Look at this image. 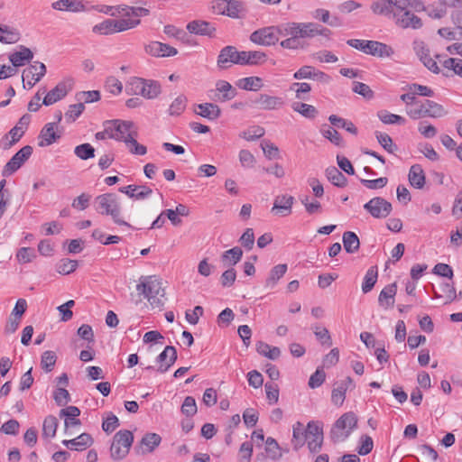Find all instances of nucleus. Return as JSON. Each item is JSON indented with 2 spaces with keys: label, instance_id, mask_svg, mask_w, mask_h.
I'll return each mask as SVG.
<instances>
[{
  "label": "nucleus",
  "instance_id": "obj_52",
  "mask_svg": "<svg viewBox=\"0 0 462 462\" xmlns=\"http://www.w3.org/2000/svg\"><path fill=\"white\" fill-rule=\"evenodd\" d=\"M186 106L187 97L184 95H180L171 104L168 113L170 116H180L185 110Z\"/></svg>",
  "mask_w": 462,
  "mask_h": 462
},
{
  "label": "nucleus",
  "instance_id": "obj_13",
  "mask_svg": "<svg viewBox=\"0 0 462 462\" xmlns=\"http://www.w3.org/2000/svg\"><path fill=\"white\" fill-rule=\"evenodd\" d=\"M32 147L25 145L20 149L5 164L3 170L4 176H9L15 172L32 155Z\"/></svg>",
  "mask_w": 462,
  "mask_h": 462
},
{
  "label": "nucleus",
  "instance_id": "obj_41",
  "mask_svg": "<svg viewBox=\"0 0 462 462\" xmlns=\"http://www.w3.org/2000/svg\"><path fill=\"white\" fill-rule=\"evenodd\" d=\"M256 351L259 355L263 356L271 360H276L281 356V350L279 347L272 346L263 341H258L256 343Z\"/></svg>",
  "mask_w": 462,
  "mask_h": 462
},
{
  "label": "nucleus",
  "instance_id": "obj_32",
  "mask_svg": "<svg viewBox=\"0 0 462 462\" xmlns=\"http://www.w3.org/2000/svg\"><path fill=\"white\" fill-rule=\"evenodd\" d=\"M33 58L32 51L24 46H20V51L9 55V60L14 67H21Z\"/></svg>",
  "mask_w": 462,
  "mask_h": 462
},
{
  "label": "nucleus",
  "instance_id": "obj_30",
  "mask_svg": "<svg viewBox=\"0 0 462 462\" xmlns=\"http://www.w3.org/2000/svg\"><path fill=\"white\" fill-rule=\"evenodd\" d=\"M69 88L65 82H60L54 88L49 91L42 100L45 106H51L62 99L68 93Z\"/></svg>",
  "mask_w": 462,
  "mask_h": 462
},
{
  "label": "nucleus",
  "instance_id": "obj_20",
  "mask_svg": "<svg viewBox=\"0 0 462 462\" xmlns=\"http://www.w3.org/2000/svg\"><path fill=\"white\" fill-rule=\"evenodd\" d=\"M253 103L257 108L262 110H276L284 104L282 97L268 94H260Z\"/></svg>",
  "mask_w": 462,
  "mask_h": 462
},
{
  "label": "nucleus",
  "instance_id": "obj_36",
  "mask_svg": "<svg viewBox=\"0 0 462 462\" xmlns=\"http://www.w3.org/2000/svg\"><path fill=\"white\" fill-rule=\"evenodd\" d=\"M21 38L19 31L7 25H0V42L5 44L17 42Z\"/></svg>",
  "mask_w": 462,
  "mask_h": 462
},
{
  "label": "nucleus",
  "instance_id": "obj_11",
  "mask_svg": "<svg viewBox=\"0 0 462 462\" xmlns=\"http://www.w3.org/2000/svg\"><path fill=\"white\" fill-rule=\"evenodd\" d=\"M46 71L47 69L44 63L34 61L23 71L22 79L23 88H32L45 76Z\"/></svg>",
  "mask_w": 462,
  "mask_h": 462
},
{
  "label": "nucleus",
  "instance_id": "obj_57",
  "mask_svg": "<svg viewBox=\"0 0 462 462\" xmlns=\"http://www.w3.org/2000/svg\"><path fill=\"white\" fill-rule=\"evenodd\" d=\"M376 139L378 143L382 145V147L386 150L388 152L393 153L396 151L397 147L393 143V139L387 134L376 132L375 133Z\"/></svg>",
  "mask_w": 462,
  "mask_h": 462
},
{
  "label": "nucleus",
  "instance_id": "obj_61",
  "mask_svg": "<svg viewBox=\"0 0 462 462\" xmlns=\"http://www.w3.org/2000/svg\"><path fill=\"white\" fill-rule=\"evenodd\" d=\"M84 109V103L80 101L78 104L70 105L65 113L66 120L69 122H74L83 113Z\"/></svg>",
  "mask_w": 462,
  "mask_h": 462
},
{
  "label": "nucleus",
  "instance_id": "obj_43",
  "mask_svg": "<svg viewBox=\"0 0 462 462\" xmlns=\"http://www.w3.org/2000/svg\"><path fill=\"white\" fill-rule=\"evenodd\" d=\"M326 176L328 180L337 187H345L346 185V178L335 166L327 168Z\"/></svg>",
  "mask_w": 462,
  "mask_h": 462
},
{
  "label": "nucleus",
  "instance_id": "obj_29",
  "mask_svg": "<svg viewBox=\"0 0 462 462\" xmlns=\"http://www.w3.org/2000/svg\"><path fill=\"white\" fill-rule=\"evenodd\" d=\"M116 16L122 15L123 18L141 17L150 14V10L145 7L130 6L127 5H116Z\"/></svg>",
  "mask_w": 462,
  "mask_h": 462
},
{
  "label": "nucleus",
  "instance_id": "obj_6",
  "mask_svg": "<svg viewBox=\"0 0 462 462\" xmlns=\"http://www.w3.org/2000/svg\"><path fill=\"white\" fill-rule=\"evenodd\" d=\"M357 418L353 412L344 413L336 420L331 430L330 437L334 442L346 440L356 427Z\"/></svg>",
  "mask_w": 462,
  "mask_h": 462
},
{
  "label": "nucleus",
  "instance_id": "obj_5",
  "mask_svg": "<svg viewBox=\"0 0 462 462\" xmlns=\"http://www.w3.org/2000/svg\"><path fill=\"white\" fill-rule=\"evenodd\" d=\"M346 44L365 54L379 58L391 57L394 53L391 46L377 41L350 39Z\"/></svg>",
  "mask_w": 462,
  "mask_h": 462
},
{
  "label": "nucleus",
  "instance_id": "obj_10",
  "mask_svg": "<svg viewBox=\"0 0 462 462\" xmlns=\"http://www.w3.org/2000/svg\"><path fill=\"white\" fill-rule=\"evenodd\" d=\"M304 440L311 453L320 450L323 443V429L319 421H310L305 429Z\"/></svg>",
  "mask_w": 462,
  "mask_h": 462
},
{
  "label": "nucleus",
  "instance_id": "obj_3",
  "mask_svg": "<svg viewBox=\"0 0 462 462\" xmlns=\"http://www.w3.org/2000/svg\"><path fill=\"white\" fill-rule=\"evenodd\" d=\"M136 291L139 294L149 301L150 305L155 309L162 310L164 306L166 298L165 291L162 280L156 276H143L136 285Z\"/></svg>",
  "mask_w": 462,
  "mask_h": 462
},
{
  "label": "nucleus",
  "instance_id": "obj_40",
  "mask_svg": "<svg viewBox=\"0 0 462 462\" xmlns=\"http://www.w3.org/2000/svg\"><path fill=\"white\" fill-rule=\"evenodd\" d=\"M243 256V250L238 247H233L227 251H225L221 255V262L224 266H233L236 264Z\"/></svg>",
  "mask_w": 462,
  "mask_h": 462
},
{
  "label": "nucleus",
  "instance_id": "obj_51",
  "mask_svg": "<svg viewBox=\"0 0 462 462\" xmlns=\"http://www.w3.org/2000/svg\"><path fill=\"white\" fill-rule=\"evenodd\" d=\"M79 263L77 260H71L69 258L61 259L56 265V271L62 275L69 274L73 273Z\"/></svg>",
  "mask_w": 462,
  "mask_h": 462
},
{
  "label": "nucleus",
  "instance_id": "obj_23",
  "mask_svg": "<svg viewBox=\"0 0 462 462\" xmlns=\"http://www.w3.org/2000/svg\"><path fill=\"white\" fill-rule=\"evenodd\" d=\"M119 191L136 200L145 199L152 193V189L144 185H128L120 188Z\"/></svg>",
  "mask_w": 462,
  "mask_h": 462
},
{
  "label": "nucleus",
  "instance_id": "obj_35",
  "mask_svg": "<svg viewBox=\"0 0 462 462\" xmlns=\"http://www.w3.org/2000/svg\"><path fill=\"white\" fill-rule=\"evenodd\" d=\"M397 291L395 283L385 286L380 292L378 301L384 308L393 307L394 304V296Z\"/></svg>",
  "mask_w": 462,
  "mask_h": 462
},
{
  "label": "nucleus",
  "instance_id": "obj_60",
  "mask_svg": "<svg viewBox=\"0 0 462 462\" xmlns=\"http://www.w3.org/2000/svg\"><path fill=\"white\" fill-rule=\"evenodd\" d=\"M439 61L442 63V66L445 69L452 70L457 75L462 77V60L457 58H448L444 60L443 61Z\"/></svg>",
  "mask_w": 462,
  "mask_h": 462
},
{
  "label": "nucleus",
  "instance_id": "obj_62",
  "mask_svg": "<svg viewBox=\"0 0 462 462\" xmlns=\"http://www.w3.org/2000/svg\"><path fill=\"white\" fill-rule=\"evenodd\" d=\"M92 32L99 35L113 34L112 19H106L93 26Z\"/></svg>",
  "mask_w": 462,
  "mask_h": 462
},
{
  "label": "nucleus",
  "instance_id": "obj_49",
  "mask_svg": "<svg viewBox=\"0 0 462 462\" xmlns=\"http://www.w3.org/2000/svg\"><path fill=\"white\" fill-rule=\"evenodd\" d=\"M328 121L330 122V124L332 125L338 127V128H344L352 134H357V128L355 126V125L351 121H347V120H346L342 117H339L336 115L329 116Z\"/></svg>",
  "mask_w": 462,
  "mask_h": 462
},
{
  "label": "nucleus",
  "instance_id": "obj_53",
  "mask_svg": "<svg viewBox=\"0 0 462 462\" xmlns=\"http://www.w3.org/2000/svg\"><path fill=\"white\" fill-rule=\"evenodd\" d=\"M389 0H374L371 5V10L375 14L385 15L392 18Z\"/></svg>",
  "mask_w": 462,
  "mask_h": 462
},
{
  "label": "nucleus",
  "instance_id": "obj_15",
  "mask_svg": "<svg viewBox=\"0 0 462 462\" xmlns=\"http://www.w3.org/2000/svg\"><path fill=\"white\" fill-rule=\"evenodd\" d=\"M271 26L260 28L250 34V41L257 45L273 46L279 42Z\"/></svg>",
  "mask_w": 462,
  "mask_h": 462
},
{
  "label": "nucleus",
  "instance_id": "obj_16",
  "mask_svg": "<svg viewBox=\"0 0 462 462\" xmlns=\"http://www.w3.org/2000/svg\"><path fill=\"white\" fill-rule=\"evenodd\" d=\"M294 198L291 195L283 194L274 198L271 212L280 217H287L292 213Z\"/></svg>",
  "mask_w": 462,
  "mask_h": 462
},
{
  "label": "nucleus",
  "instance_id": "obj_24",
  "mask_svg": "<svg viewBox=\"0 0 462 462\" xmlns=\"http://www.w3.org/2000/svg\"><path fill=\"white\" fill-rule=\"evenodd\" d=\"M51 7L54 10L72 13L88 11L82 0H58L51 4Z\"/></svg>",
  "mask_w": 462,
  "mask_h": 462
},
{
  "label": "nucleus",
  "instance_id": "obj_59",
  "mask_svg": "<svg viewBox=\"0 0 462 462\" xmlns=\"http://www.w3.org/2000/svg\"><path fill=\"white\" fill-rule=\"evenodd\" d=\"M300 23L289 22L280 25H271V28L274 29L273 33L275 34L276 38H279V35L288 36L290 33H287V31L289 32V30H295L299 27Z\"/></svg>",
  "mask_w": 462,
  "mask_h": 462
},
{
  "label": "nucleus",
  "instance_id": "obj_25",
  "mask_svg": "<svg viewBox=\"0 0 462 462\" xmlns=\"http://www.w3.org/2000/svg\"><path fill=\"white\" fill-rule=\"evenodd\" d=\"M187 30L190 33L212 37L216 32V28L207 21L194 20L187 24Z\"/></svg>",
  "mask_w": 462,
  "mask_h": 462
},
{
  "label": "nucleus",
  "instance_id": "obj_19",
  "mask_svg": "<svg viewBox=\"0 0 462 462\" xmlns=\"http://www.w3.org/2000/svg\"><path fill=\"white\" fill-rule=\"evenodd\" d=\"M162 438L157 433H146L134 447L137 455H144L152 452L161 443Z\"/></svg>",
  "mask_w": 462,
  "mask_h": 462
},
{
  "label": "nucleus",
  "instance_id": "obj_64",
  "mask_svg": "<svg viewBox=\"0 0 462 462\" xmlns=\"http://www.w3.org/2000/svg\"><path fill=\"white\" fill-rule=\"evenodd\" d=\"M181 412L187 417H192L197 413L196 401L192 396H187L181 405Z\"/></svg>",
  "mask_w": 462,
  "mask_h": 462
},
{
  "label": "nucleus",
  "instance_id": "obj_28",
  "mask_svg": "<svg viewBox=\"0 0 462 462\" xmlns=\"http://www.w3.org/2000/svg\"><path fill=\"white\" fill-rule=\"evenodd\" d=\"M237 50L234 46H226L217 57V66L220 69H227L231 64H236Z\"/></svg>",
  "mask_w": 462,
  "mask_h": 462
},
{
  "label": "nucleus",
  "instance_id": "obj_14",
  "mask_svg": "<svg viewBox=\"0 0 462 462\" xmlns=\"http://www.w3.org/2000/svg\"><path fill=\"white\" fill-rule=\"evenodd\" d=\"M210 98L215 102H227L232 100L237 94L236 89L226 80H218L215 89L210 90Z\"/></svg>",
  "mask_w": 462,
  "mask_h": 462
},
{
  "label": "nucleus",
  "instance_id": "obj_37",
  "mask_svg": "<svg viewBox=\"0 0 462 462\" xmlns=\"http://www.w3.org/2000/svg\"><path fill=\"white\" fill-rule=\"evenodd\" d=\"M138 135L137 128L135 127L131 134H128V137L125 140V143L129 148L130 152L138 155H144L147 152V149L144 145L140 144L136 141Z\"/></svg>",
  "mask_w": 462,
  "mask_h": 462
},
{
  "label": "nucleus",
  "instance_id": "obj_38",
  "mask_svg": "<svg viewBox=\"0 0 462 462\" xmlns=\"http://www.w3.org/2000/svg\"><path fill=\"white\" fill-rule=\"evenodd\" d=\"M343 245L346 253L354 254L358 251L360 247V241L356 233L346 231L343 234Z\"/></svg>",
  "mask_w": 462,
  "mask_h": 462
},
{
  "label": "nucleus",
  "instance_id": "obj_1",
  "mask_svg": "<svg viewBox=\"0 0 462 462\" xmlns=\"http://www.w3.org/2000/svg\"><path fill=\"white\" fill-rule=\"evenodd\" d=\"M288 38L282 40L280 45L287 50H298L304 48L302 39H312L316 36H323L328 38L331 31L317 23L307 22L300 23L295 30H289Z\"/></svg>",
  "mask_w": 462,
  "mask_h": 462
},
{
  "label": "nucleus",
  "instance_id": "obj_46",
  "mask_svg": "<svg viewBox=\"0 0 462 462\" xmlns=\"http://www.w3.org/2000/svg\"><path fill=\"white\" fill-rule=\"evenodd\" d=\"M226 8V15L231 18H241L245 13L244 5L236 0H227Z\"/></svg>",
  "mask_w": 462,
  "mask_h": 462
},
{
  "label": "nucleus",
  "instance_id": "obj_31",
  "mask_svg": "<svg viewBox=\"0 0 462 462\" xmlns=\"http://www.w3.org/2000/svg\"><path fill=\"white\" fill-rule=\"evenodd\" d=\"M410 184L415 189H422L425 185V173L420 164H414L411 167L409 171Z\"/></svg>",
  "mask_w": 462,
  "mask_h": 462
},
{
  "label": "nucleus",
  "instance_id": "obj_58",
  "mask_svg": "<svg viewBox=\"0 0 462 462\" xmlns=\"http://www.w3.org/2000/svg\"><path fill=\"white\" fill-rule=\"evenodd\" d=\"M265 444H266L265 450H266L268 456L272 459H279L282 457V453L280 450L279 444L273 438L268 437L265 441Z\"/></svg>",
  "mask_w": 462,
  "mask_h": 462
},
{
  "label": "nucleus",
  "instance_id": "obj_2",
  "mask_svg": "<svg viewBox=\"0 0 462 462\" xmlns=\"http://www.w3.org/2000/svg\"><path fill=\"white\" fill-rule=\"evenodd\" d=\"M94 208L103 216H108L118 226L131 227V225L124 220V214L120 198L115 193H104L95 198Z\"/></svg>",
  "mask_w": 462,
  "mask_h": 462
},
{
  "label": "nucleus",
  "instance_id": "obj_17",
  "mask_svg": "<svg viewBox=\"0 0 462 462\" xmlns=\"http://www.w3.org/2000/svg\"><path fill=\"white\" fill-rule=\"evenodd\" d=\"M393 19L399 27L403 29H420L422 26L421 19L411 13L409 8L402 13H396Z\"/></svg>",
  "mask_w": 462,
  "mask_h": 462
},
{
  "label": "nucleus",
  "instance_id": "obj_48",
  "mask_svg": "<svg viewBox=\"0 0 462 462\" xmlns=\"http://www.w3.org/2000/svg\"><path fill=\"white\" fill-rule=\"evenodd\" d=\"M57 428V418L52 415L47 416L43 420L42 437L46 439L53 438L56 435Z\"/></svg>",
  "mask_w": 462,
  "mask_h": 462
},
{
  "label": "nucleus",
  "instance_id": "obj_34",
  "mask_svg": "<svg viewBox=\"0 0 462 462\" xmlns=\"http://www.w3.org/2000/svg\"><path fill=\"white\" fill-rule=\"evenodd\" d=\"M199 111H196L200 116L208 120H216L221 115L220 107L214 103H204L198 105Z\"/></svg>",
  "mask_w": 462,
  "mask_h": 462
},
{
  "label": "nucleus",
  "instance_id": "obj_9",
  "mask_svg": "<svg viewBox=\"0 0 462 462\" xmlns=\"http://www.w3.org/2000/svg\"><path fill=\"white\" fill-rule=\"evenodd\" d=\"M103 126L106 127L109 134V139L122 142H125L128 137V134H131V132L136 127L132 121L119 119L106 121Z\"/></svg>",
  "mask_w": 462,
  "mask_h": 462
},
{
  "label": "nucleus",
  "instance_id": "obj_27",
  "mask_svg": "<svg viewBox=\"0 0 462 462\" xmlns=\"http://www.w3.org/2000/svg\"><path fill=\"white\" fill-rule=\"evenodd\" d=\"M80 414V410L76 406H68L64 409H61L60 411V417L65 418V432H68V430L70 427L79 426L81 424L80 420L78 417Z\"/></svg>",
  "mask_w": 462,
  "mask_h": 462
},
{
  "label": "nucleus",
  "instance_id": "obj_44",
  "mask_svg": "<svg viewBox=\"0 0 462 462\" xmlns=\"http://www.w3.org/2000/svg\"><path fill=\"white\" fill-rule=\"evenodd\" d=\"M291 108L293 109V111L300 114L302 116L309 119H313L318 115V110L316 109V107L312 105H309L306 103L294 102L291 105Z\"/></svg>",
  "mask_w": 462,
  "mask_h": 462
},
{
  "label": "nucleus",
  "instance_id": "obj_54",
  "mask_svg": "<svg viewBox=\"0 0 462 462\" xmlns=\"http://www.w3.org/2000/svg\"><path fill=\"white\" fill-rule=\"evenodd\" d=\"M74 153L81 160H88L95 157V149L89 143H82L75 147Z\"/></svg>",
  "mask_w": 462,
  "mask_h": 462
},
{
  "label": "nucleus",
  "instance_id": "obj_45",
  "mask_svg": "<svg viewBox=\"0 0 462 462\" xmlns=\"http://www.w3.org/2000/svg\"><path fill=\"white\" fill-rule=\"evenodd\" d=\"M389 2L390 9H392V18L396 14V13H402L403 10L410 7L416 8L420 5L416 0H389Z\"/></svg>",
  "mask_w": 462,
  "mask_h": 462
},
{
  "label": "nucleus",
  "instance_id": "obj_18",
  "mask_svg": "<svg viewBox=\"0 0 462 462\" xmlns=\"http://www.w3.org/2000/svg\"><path fill=\"white\" fill-rule=\"evenodd\" d=\"M61 137V132L57 129L56 123H47L40 132L38 145L46 147L51 145Z\"/></svg>",
  "mask_w": 462,
  "mask_h": 462
},
{
  "label": "nucleus",
  "instance_id": "obj_26",
  "mask_svg": "<svg viewBox=\"0 0 462 462\" xmlns=\"http://www.w3.org/2000/svg\"><path fill=\"white\" fill-rule=\"evenodd\" d=\"M93 442V438L88 433H81L75 439L62 440L64 446L77 451L85 450L87 448L90 447Z\"/></svg>",
  "mask_w": 462,
  "mask_h": 462
},
{
  "label": "nucleus",
  "instance_id": "obj_33",
  "mask_svg": "<svg viewBox=\"0 0 462 462\" xmlns=\"http://www.w3.org/2000/svg\"><path fill=\"white\" fill-rule=\"evenodd\" d=\"M140 23L141 20L138 18L112 19L113 34L134 29Z\"/></svg>",
  "mask_w": 462,
  "mask_h": 462
},
{
  "label": "nucleus",
  "instance_id": "obj_56",
  "mask_svg": "<svg viewBox=\"0 0 462 462\" xmlns=\"http://www.w3.org/2000/svg\"><path fill=\"white\" fill-rule=\"evenodd\" d=\"M305 435V430L304 426L301 422L298 421L292 426V437H293V443H294V448L298 449L300 448L303 443L304 439L302 436Z\"/></svg>",
  "mask_w": 462,
  "mask_h": 462
},
{
  "label": "nucleus",
  "instance_id": "obj_55",
  "mask_svg": "<svg viewBox=\"0 0 462 462\" xmlns=\"http://www.w3.org/2000/svg\"><path fill=\"white\" fill-rule=\"evenodd\" d=\"M56 360L57 356L53 351H45L42 355L41 366L45 372H51L56 364Z\"/></svg>",
  "mask_w": 462,
  "mask_h": 462
},
{
  "label": "nucleus",
  "instance_id": "obj_7",
  "mask_svg": "<svg viewBox=\"0 0 462 462\" xmlns=\"http://www.w3.org/2000/svg\"><path fill=\"white\" fill-rule=\"evenodd\" d=\"M134 442V435L130 430H123L116 432L110 447V457L115 461L124 459L129 453Z\"/></svg>",
  "mask_w": 462,
  "mask_h": 462
},
{
  "label": "nucleus",
  "instance_id": "obj_22",
  "mask_svg": "<svg viewBox=\"0 0 462 462\" xmlns=\"http://www.w3.org/2000/svg\"><path fill=\"white\" fill-rule=\"evenodd\" d=\"M144 50L146 53L154 57H171L175 56L178 53L176 48L160 42H150L145 45Z\"/></svg>",
  "mask_w": 462,
  "mask_h": 462
},
{
  "label": "nucleus",
  "instance_id": "obj_12",
  "mask_svg": "<svg viewBox=\"0 0 462 462\" xmlns=\"http://www.w3.org/2000/svg\"><path fill=\"white\" fill-rule=\"evenodd\" d=\"M364 208L375 218H385L391 214L393 207L383 198L374 197L364 205Z\"/></svg>",
  "mask_w": 462,
  "mask_h": 462
},
{
  "label": "nucleus",
  "instance_id": "obj_42",
  "mask_svg": "<svg viewBox=\"0 0 462 462\" xmlns=\"http://www.w3.org/2000/svg\"><path fill=\"white\" fill-rule=\"evenodd\" d=\"M287 272V264L281 263L275 265L270 272V275L265 282V287L273 288L277 282Z\"/></svg>",
  "mask_w": 462,
  "mask_h": 462
},
{
  "label": "nucleus",
  "instance_id": "obj_47",
  "mask_svg": "<svg viewBox=\"0 0 462 462\" xmlns=\"http://www.w3.org/2000/svg\"><path fill=\"white\" fill-rule=\"evenodd\" d=\"M378 277V272L376 266L370 267L364 278L362 283V291L364 293H367L374 288Z\"/></svg>",
  "mask_w": 462,
  "mask_h": 462
},
{
  "label": "nucleus",
  "instance_id": "obj_50",
  "mask_svg": "<svg viewBox=\"0 0 462 462\" xmlns=\"http://www.w3.org/2000/svg\"><path fill=\"white\" fill-rule=\"evenodd\" d=\"M378 118L386 125H404L406 120L404 117L392 114L386 110H381L377 113Z\"/></svg>",
  "mask_w": 462,
  "mask_h": 462
},
{
  "label": "nucleus",
  "instance_id": "obj_21",
  "mask_svg": "<svg viewBox=\"0 0 462 462\" xmlns=\"http://www.w3.org/2000/svg\"><path fill=\"white\" fill-rule=\"evenodd\" d=\"M156 360L160 364L157 371L161 374L166 373L177 360L176 348L171 346H167L157 356Z\"/></svg>",
  "mask_w": 462,
  "mask_h": 462
},
{
  "label": "nucleus",
  "instance_id": "obj_4",
  "mask_svg": "<svg viewBox=\"0 0 462 462\" xmlns=\"http://www.w3.org/2000/svg\"><path fill=\"white\" fill-rule=\"evenodd\" d=\"M128 95L141 96L146 99H154L161 94V85L152 79L132 77L125 85Z\"/></svg>",
  "mask_w": 462,
  "mask_h": 462
},
{
  "label": "nucleus",
  "instance_id": "obj_63",
  "mask_svg": "<svg viewBox=\"0 0 462 462\" xmlns=\"http://www.w3.org/2000/svg\"><path fill=\"white\" fill-rule=\"evenodd\" d=\"M322 135L328 139L332 143L339 146L342 144V138L339 133L334 128L326 125L321 129Z\"/></svg>",
  "mask_w": 462,
  "mask_h": 462
},
{
  "label": "nucleus",
  "instance_id": "obj_39",
  "mask_svg": "<svg viewBox=\"0 0 462 462\" xmlns=\"http://www.w3.org/2000/svg\"><path fill=\"white\" fill-rule=\"evenodd\" d=\"M237 86L244 90L258 91L263 88V79L260 77L252 76L238 80Z\"/></svg>",
  "mask_w": 462,
  "mask_h": 462
},
{
  "label": "nucleus",
  "instance_id": "obj_8",
  "mask_svg": "<svg viewBox=\"0 0 462 462\" xmlns=\"http://www.w3.org/2000/svg\"><path fill=\"white\" fill-rule=\"evenodd\" d=\"M406 114L411 119L416 120L423 117H442L447 115V111L440 104L430 99H426L420 105L418 104L417 107H407Z\"/></svg>",
  "mask_w": 462,
  "mask_h": 462
}]
</instances>
